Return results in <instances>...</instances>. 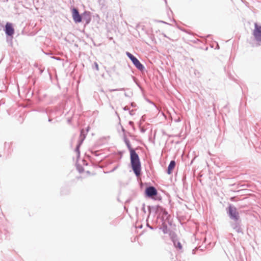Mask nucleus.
Listing matches in <instances>:
<instances>
[{"label": "nucleus", "instance_id": "obj_34", "mask_svg": "<svg viewBox=\"0 0 261 261\" xmlns=\"http://www.w3.org/2000/svg\"><path fill=\"white\" fill-rule=\"evenodd\" d=\"M40 72H41V73H42L43 72V70H40Z\"/></svg>", "mask_w": 261, "mask_h": 261}, {"label": "nucleus", "instance_id": "obj_13", "mask_svg": "<svg viewBox=\"0 0 261 261\" xmlns=\"http://www.w3.org/2000/svg\"><path fill=\"white\" fill-rule=\"evenodd\" d=\"M123 140L124 142H125L128 149L129 151V152H131V150H135L131 146L130 142L129 140L126 137V136L124 135L123 137Z\"/></svg>", "mask_w": 261, "mask_h": 261}, {"label": "nucleus", "instance_id": "obj_33", "mask_svg": "<svg viewBox=\"0 0 261 261\" xmlns=\"http://www.w3.org/2000/svg\"><path fill=\"white\" fill-rule=\"evenodd\" d=\"M179 121H180L179 119H177V120H175V121H176V122H179Z\"/></svg>", "mask_w": 261, "mask_h": 261}, {"label": "nucleus", "instance_id": "obj_23", "mask_svg": "<svg viewBox=\"0 0 261 261\" xmlns=\"http://www.w3.org/2000/svg\"><path fill=\"white\" fill-rule=\"evenodd\" d=\"M147 227H148L150 229H152V230L154 229V228H153V227H152V226H150V225H149V224H148V223H147Z\"/></svg>", "mask_w": 261, "mask_h": 261}, {"label": "nucleus", "instance_id": "obj_2", "mask_svg": "<svg viewBox=\"0 0 261 261\" xmlns=\"http://www.w3.org/2000/svg\"><path fill=\"white\" fill-rule=\"evenodd\" d=\"M130 161L133 172L136 176H139L141 172V164L139 155L135 150L130 152Z\"/></svg>", "mask_w": 261, "mask_h": 261}, {"label": "nucleus", "instance_id": "obj_5", "mask_svg": "<svg viewBox=\"0 0 261 261\" xmlns=\"http://www.w3.org/2000/svg\"><path fill=\"white\" fill-rule=\"evenodd\" d=\"M145 193L146 197L153 198L155 196L157 195L158 191L156 188L153 186H149L146 188Z\"/></svg>", "mask_w": 261, "mask_h": 261}, {"label": "nucleus", "instance_id": "obj_10", "mask_svg": "<svg viewBox=\"0 0 261 261\" xmlns=\"http://www.w3.org/2000/svg\"><path fill=\"white\" fill-rule=\"evenodd\" d=\"M82 19L85 21L86 24H88L91 21V15L89 12L85 11L82 14Z\"/></svg>", "mask_w": 261, "mask_h": 261}, {"label": "nucleus", "instance_id": "obj_31", "mask_svg": "<svg viewBox=\"0 0 261 261\" xmlns=\"http://www.w3.org/2000/svg\"><path fill=\"white\" fill-rule=\"evenodd\" d=\"M51 121H52V119H51V118H49L48 119V121L49 122H51Z\"/></svg>", "mask_w": 261, "mask_h": 261}, {"label": "nucleus", "instance_id": "obj_26", "mask_svg": "<svg viewBox=\"0 0 261 261\" xmlns=\"http://www.w3.org/2000/svg\"><path fill=\"white\" fill-rule=\"evenodd\" d=\"M118 168L117 166L115 167L114 168H113L112 170H111V172H113L117 168Z\"/></svg>", "mask_w": 261, "mask_h": 261}, {"label": "nucleus", "instance_id": "obj_29", "mask_svg": "<svg viewBox=\"0 0 261 261\" xmlns=\"http://www.w3.org/2000/svg\"><path fill=\"white\" fill-rule=\"evenodd\" d=\"M54 59L57 60H60V59L59 58H55V57H54Z\"/></svg>", "mask_w": 261, "mask_h": 261}, {"label": "nucleus", "instance_id": "obj_20", "mask_svg": "<svg viewBox=\"0 0 261 261\" xmlns=\"http://www.w3.org/2000/svg\"><path fill=\"white\" fill-rule=\"evenodd\" d=\"M128 124L133 127V129H135V127L134 126V122L133 121H129L128 122Z\"/></svg>", "mask_w": 261, "mask_h": 261}, {"label": "nucleus", "instance_id": "obj_6", "mask_svg": "<svg viewBox=\"0 0 261 261\" xmlns=\"http://www.w3.org/2000/svg\"><path fill=\"white\" fill-rule=\"evenodd\" d=\"M253 35L256 41L261 43V26L258 25L256 23L254 24Z\"/></svg>", "mask_w": 261, "mask_h": 261}, {"label": "nucleus", "instance_id": "obj_4", "mask_svg": "<svg viewBox=\"0 0 261 261\" xmlns=\"http://www.w3.org/2000/svg\"><path fill=\"white\" fill-rule=\"evenodd\" d=\"M126 55L131 60L134 65L140 71H144L145 70L144 65L131 53L126 51Z\"/></svg>", "mask_w": 261, "mask_h": 261}, {"label": "nucleus", "instance_id": "obj_18", "mask_svg": "<svg viewBox=\"0 0 261 261\" xmlns=\"http://www.w3.org/2000/svg\"><path fill=\"white\" fill-rule=\"evenodd\" d=\"M125 90L124 88H120V89H110L109 91L110 92L117 91H124Z\"/></svg>", "mask_w": 261, "mask_h": 261}, {"label": "nucleus", "instance_id": "obj_30", "mask_svg": "<svg viewBox=\"0 0 261 261\" xmlns=\"http://www.w3.org/2000/svg\"><path fill=\"white\" fill-rule=\"evenodd\" d=\"M124 95H125V96H126V97H128V95L127 94V93H124Z\"/></svg>", "mask_w": 261, "mask_h": 261}, {"label": "nucleus", "instance_id": "obj_12", "mask_svg": "<svg viewBox=\"0 0 261 261\" xmlns=\"http://www.w3.org/2000/svg\"><path fill=\"white\" fill-rule=\"evenodd\" d=\"M85 139V137H84L83 138H80L78 141V144H77L76 148L75 149V152L76 153L77 156H80V147L82 144L83 143L84 140Z\"/></svg>", "mask_w": 261, "mask_h": 261}, {"label": "nucleus", "instance_id": "obj_3", "mask_svg": "<svg viewBox=\"0 0 261 261\" xmlns=\"http://www.w3.org/2000/svg\"><path fill=\"white\" fill-rule=\"evenodd\" d=\"M227 214L229 218L233 221L240 220V215L237 208L232 204H229L227 211Z\"/></svg>", "mask_w": 261, "mask_h": 261}, {"label": "nucleus", "instance_id": "obj_14", "mask_svg": "<svg viewBox=\"0 0 261 261\" xmlns=\"http://www.w3.org/2000/svg\"><path fill=\"white\" fill-rule=\"evenodd\" d=\"M162 227H160V229H162V231L164 234L168 233V227L166 222H163L162 223Z\"/></svg>", "mask_w": 261, "mask_h": 261}, {"label": "nucleus", "instance_id": "obj_25", "mask_svg": "<svg viewBox=\"0 0 261 261\" xmlns=\"http://www.w3.org/2000/svg\"><path fill=\"white\" fill-rule=\"evenodd\" d=\"M136 103H135V102H132V103H131V106H132V107H136Z\"/></svg>", "mask_w": 261, "mask_h": 261}, {"label": "nucleus", "instance_id": "obj_9", "mask_svg": "<svg viewBox=\"0 0 261 261\" xmlns=\"http://www.w3.org/2000/svg\"><path fill=\"white\" fill-rule=\"evenodd\" d=\"M230 226L238 233H243L242 228H241L240 220L230 223Z\"/></svg>", "mask_w": 261, "mask_h": 261}, {"label": "nucleus", "instance_id": "obj_22", "mask_svg": "<svg viewBox=\"0 0 261 261\" xmlns=\"http://www.w3.org/2000/svg\"><path fill=\"white\" fill-rule=\"evenodd\" d=\"M123 109L124 110V111H127V110H129V108L127 107V106H125L124 107Z\"/></svg>", "mask_w": 261, "mask_h": 261}, {"label": "nucleus", "instance_id": "obj_7", "mask_svg": "<svg viewBox=\"0 0 261 261\" xmlns=\"http://www.w3.org/2000/svg\"><path fill=\"white\" fill-rule=\"evenodd\" d=\"M72 15L73 19L75 23H80L82 21V15L80 14L79 10L77 8H73L72 9Z\"/></svg>", "mask_w": 261, "mask_h": 261}, {"label": "nucleus", "instance_id": "obj_1", "mask_svg": "<svg viewBox=\"0 0 261 261\" xmlns=\"http://www.w3.org/2000/svg\"><path fill=\"white\" fill-rule=\"evenodd\" d=\"M148 210L149 212V215L151 214V212H154L158 214V218L161 219L162 222H167L169 224H171L170 221V215L168 214L167 211L159 205L155 206H148Z\"/></svg>", "mask_w": 261, "mask_h": 261}, {"label": "nucleus", "instance_id": "obj_24", "mask_svg": "<svg viewBox=\"0 0 261 261\" xmlns=\"http://www.w3.org/2000/svg\"><path fill=\"white\" fill-rule=\"evenodd\" d=\"M158 22H161V23H165V24H168V23H167V22H165V21H164L163 20H159V21H158Z\"/></svg>", "mask_w": 261, "mask_h": 261}, {"label": "nucleus", "instance_id": "obj_11", "mask_svg": "<svg viewBox=\"0 0 261 261\" xmlns=\"http://www.w3.org/2000/svg\"><path fill=\"white\" fill-rule=\"evenodd\" d=\"M175 165H176V163L174 160H172L170 162V163L168 166L167 169V173L168 174H170L172 173V170L175 168Z\"/></svg>", "mask_w": 261, "mask_h": 261}, {"label": "nucleus", "instance_id": "obj_19", "mask_svg": "<svg viewBox=\"0 0 261 261\" xmlns=\"http://www.w3.org/2000/svg\"><path fill=\"white\" fill-rule=\"evenodd\" d=\"M142 211L144 213H146V210H145V203H143L142 204Z\"/></svg>", "mask_w": 261, "mask_h": 261}, {"label": "nucleus", "instance_id": "obj_8", "mask_svg": "<svg viewBox=\"0 0 261 261\" xmlns=\"http://www.w3.org/2000/svg\"><path fill=\"white\" fill-rule=\"evenodd\" d=\"M4 31L7 36L11 37V38H12V36L14 33V29L12 23L7 22L5 25Z\"/></svg>", "mask_w": 261, "mask_h": 261}, {"label": "nucleus", "instance_id": "obj_17", "mask_svg": "<svg viewBox=\"0 0 261 261\" xmlns=\"http://www.w3.org/2000/svg\"><path fill=\"white\" fill-rule=\"evenodd\" d=\"M93 68H95L97 71L99 70L98 65L97 63L94 62L93 65Z\"/></svg>", "mask_w": 261, "mask_h": 261}, {"label": "nucleus", "instance_id": "obj_32", "mask_svg": "<svg viewBox=\"0 0 261 261\" xmlns=\"http://www.w3.org/2000/svg\"><path fill=\"white\" fill-rule=\"evenodd\" d=\"M70 122H71V120H70V119H68V123H70Z\"/></svg>", "mask_w": 261, "mask_h": 261}, {"label": "nucleus", "instance_id": "obj_15", "mask_svg": "<svg viewBox=\"0 0 261 261\" xmlns=\"http://www.w3.org/2000/svg\"><path fill=\"white\" fill-rule=\"evenodd\" d=\"M172 241H173L174 245L175 247L178 248L180 250L182 249V245L179 241H178L176 240H174L173 239Z\"/></svg>", "mask_w": 261, "mask_h": 261}, {"label": "nucleus", "instance_id": "obj_35", "mask_svg": "<svg viewBox=\"0 0 261 261\" xmlns=\"http://www.w3.org/2000/svg\"><path fill=\"white\" fill-rule=\"evenodd\" d=\"M122 131H123V132H124V131H125V130H124V129L123 128H122Z\"/></svg>", "mask_w": 261, "mask_h": 261}, {"label": "nucleus", "instance_id": "obj_16", "mask_svg": "<svg viewBox=\"0 0 261 261\" xmlns=\"http://www.w3.org/2000/svg\"><path fill=\"white\" fill-rule=\"evenodd\" d=\"M86 134H85V132L84 130V129H82L81 130L80 136L79 139L80 138H83L84 137H86Z\"/></svg>", "mask_w": 261, "mask_h": 261}, {"label": "nucleus", "instance_id": "obj_27", "mask_svg": "<svg viewBox=\"0 0 261 261\" xmlns=\"http://www.w3.org/2000/svg\"><path fill=\"white\" fill-rule=\"evenodd\" d=\"M162 34L164 36V37H166L170 39V38L168 37H167L166 34H165L164 33H163Z\"/></svg>", "mask_w": 261, "mask_h": 261}, {"label": "nucleus", "instance_id": "obj_28", "mask_svg": "<svg viewBox=\"0 0 261 261\" xmlns=\"http://www.w3.org/2000/svg\"><path fill=\"white\" fill-rule=\"evenodd\" d=\"M145 130L144 129H143V128H141V132L142 133H144V132H145Z\"/></svg>", "mask_w": 261, "mask_h": 261}, {"label": "nucleus", "instance_id": "obj_21", "mask_svg": "<svg viewBox=\"0 0 261 261\" xmlns=\"http://www.w3.org/2000/svg\"><path fill=\"white\" fill-rule=\"evenodd\" d=\"M129 113L130 115H134L135 114L134 111L133 110L129 111Z\"/></svg>", "mask_w": 261, "mask_h": 261}]
</instances>
